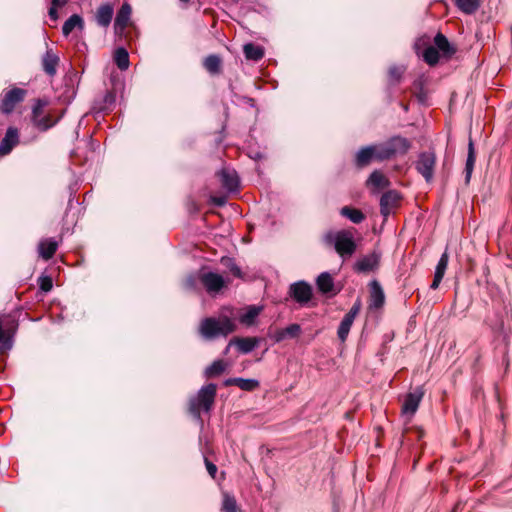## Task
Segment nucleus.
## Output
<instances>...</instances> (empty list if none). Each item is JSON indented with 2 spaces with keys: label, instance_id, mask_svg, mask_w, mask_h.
Returning a JSON list of instances; mask_svg holds the SVG:
<instances>
[{
  "label": "nucleus",
  "instance_id": "47",
  "mask_svg": "<svg viewBox=\"0 0 512 512\" xmlns=\"http://www.w3.org/2000/svg\"><path fill=\"white\" fill-rule=\"evenodd\" d=\"M197 284V277L194 275H190L187 277L185 281V287L187 289H195Z\"/></svg>",
  "mask_w": 512,
  "mask_h": 512
},
{
  "label": "nucleus",
  "instance_id": "27",
  "mask_svg": "<svg viewBox=\"0 0 512 512\" xmlns=\"http://www.w3.org/2000/svg\"><path fill=\"white\" fill-rule=\"evenodd\" d=\"M64 110L57 116L55 119L53 118L52 113L44 114L43 117L37 118V120L33 123L39 130L46 131L53 127L64 115Z\"/></svg>",
  "mask_w": 512,
  "mask_h": 512
},
{
  "label": "nucleus",
  "instance_id": "43",
  "mask_svg": "<svg viewBox=\"0 0 512 512\" xmlns=\"http://www.w3.org/2000/svg\"><path fill=\"white\" fill-rule=\"evenodd\" d=\"M47 105V101L38 100L36 104L33 106L32 110V121L33 123L37 120V118L44 116V108Z\"/></svg>",
  "mask_w": 512,
  "mask_h": 512
},
{
  "label": "nucleus",
  "instance_id": "51",
  "mask_svg": "<svg viewBox=\"0 0 512 512\" xmlns=\"http://www.w3.org/2000/svg\"><path fill=\"white\" fill-rule=\"evenodd\" d=\"M249 156H250V158L255 159V160L262 158V154L260 152H256L254 154H250Z\"/></svg>",
  "mask_w": 512,
  "mask_h": 512
},
{
  "label": "nucleus",
  "instance_id": "39",
  "mask_svg": "<svg viewBox=\"0 0 512 512\" xmlns=\"http://www.w3.org/2000/svg\"><path fill=\"white\" fill-rule=\"evenodd\" d=\"M422 57L427 64L433 66L439 61V52L434 46H428L424 49Z\"/></svg>",
  "mask_w": 512,
  "mask_h": 512
},
{
  "label": "nucleus",
  "instance_id": "41",
  "mask_svg": "<svg viewBox=\"0 0 512 512\" xmlns=\"http://www.w3.org/2000/svg\"><path fill=\"white\" fill-rule=\"evenodd\" d=\"M238 506L234 496L224 493L222 501V512H237Z\"/></svg>",
  "mask_w": 512,
  "mask_h": 512
},
{
  "label": "nucleus",
  "instance_id": "23",
  "mask_svg": "<svg viewBox=\"0 0 512 512\" xmlns=\"http://www.w3.org/2000/svg\"><path fill=\"white\" fill-rule=\"evenodd\" d=\"M402 200L403 197L398 191L386 189V216L398 209Z\"/></svg>",
  "mask_w": 512,
  "mask_h": 512
},
{
  "label": "nucleus",
  "instance_id": "46",
  "mask_svg": "<svg viewBox=\"0 0 512 512\" xmlns=\"http://www.w3.org/2000/svg\"><path fill=\"white\" fill-rule=\"evenodd\" d=\"M205 465H206V468H207V471H208L209 475L212 478H215V475L217 473V466L215 464H213L212 462H210L206 458H205Z\"/></svg>",
  "mask_w": 512,
  "mask_h": 512
},
{
  "label": "nucleus",
  "instance_id": "3",
  "mask_svg": "<svg viewBox=\"0 0 512 512\" xmlns=\"http://www.w3.org/2000/svg\"><path fill=\"white\" fill-rule=\"evenodd\" d=\"M217 392V386L209 383L203 386L196 395L189 399V411L197 419L200 420L201 411L209 412L214 404Z\"/></svg>",
  "mask_w": 512,
  "mask_h": 512
},
{
  "label": "nucleus",
  "instance_id": "30",
  "mask_svg": "<svg viewBox=\"0 0 512 512\" xmlns=\"http://www.w3.org/2000/svg\"><path fill=\"white\" fill-rule=\"evenodd\" d=\"M475 161H476V156H475L474 144H473L472 139H469L468 156H467L466 165H465L466 183H469V181H470V178H471V175H472V172L474 169Z\"/></svg>",
  "mask_w": 512,
  "mask_h": 512
},
{
  "label": "nucleus",
  "instance_id": "5",
  "mask_svg": "<svg viewBox=\"0 0 512 512\" xmlns=\"http://www.w3.org/2000/svg\"><path fill=\"white\" fill-rule=\"evenodd\" d=\"M384 159V148L380 144L361 147L354 154L353 163L357 169H364L374 161Z\"/></svg>",
  "mask_w": 512,
  "mask_h": 512
},
{
  "label": "nucleus",
  "instance_id": "38",
  "mask_svg": "<svg viewBox=\"0 0 512 512\" xmlns=\"http://www.w3.org/2000/svg\"><path fill=\"white\" fill-rule=\"evenodd\" d=\"M116 101V95L112 91H107L105 95L103 96L101 103H96L95 108L99 111H106L111 109V107L115 104Z\"/></svg>",
  "mask_w": 512,
  "mask_h": 512
},
{
  "label": "nucleus",
  "instance_id": "37",
  "mask_svg": "<svg viewBox=\"0 0 512 512\" xmlns=\"http://www.w3.org/2000/svg\"><path fill=\"white\" fill-rule=\"evenodd\" d=\"M479 0H456V6L466 14H472L479 8Z\"/></svg>",
  "mask_w": 512,
  "mask_h": 512
},
{
  "label": "nucleus",
  "instance_id": "10",
  "mask_svg": "<svg viewBox=\"0 0 512 512\" xmlns=\"http://www.w3.org/2000/svg\"><path fill=\"white\" fill-rule=\"evenodd\" d=\"M289 294L297 303L305 305L311 300L312 288L308 283L298 281L290 285Z\"/></svg>",
  "mask_w": 512,
  "mask_h": 512
},
{
  "label": "nucleus",
  "instance_id": "44",
  "mask_svg": "<svg viewBox=\"0 0 512 512\" xmlns=\"http://www.w3.org/2000/svg\"><path fill=\"white\" fill-rule=\"evenodd\" d=\"M39 285H40V288H41L42 291L49 292L52 289V287H53V283H52L51 277H49V276H41L39 278Z\"/></svg>",
  "mask_w": 512,
  "mask_h": 512
},
{
  "label": "nucleus",
  "instance_id": "21",
  "mask_svg": "<svg viewBox=\"0 0 512 512\" xmlns=\"http://www.w3.org/2000/svg\"><path fill=\"white\" fill-rule=\"evenodd\" d=\"M113 7L110 4H102L98 7L96 14H95V20L97 24L101 27H108L112 21L113 18Z\"/></svg>",
  "mask_w": 512,
  "mask_h": 512
},
{
  "label": "nucleus",
  "instance_id": "17",
  "mask_svg": "<svg viewBox=\"0 0 512 512\" xmlns=\"http://www.w3.org/2000/svg\"><path fill=\"white\" fill-rule=\"evenodd\" d=\"M258 337H236L229 342V345H236L239 352L248 354L260 344Z\"/></svg>",
  "mask_w": 512,
  "mask_h": 512
},
{
  "label": "nucleus",
  "instance_id": "13",
  "mask_svg": "<svg viewBox=\"0 0 512 512\" xmlns=\"http://www.w3.org/2000/svg\"><path fill=\"white\" fill-rule=\"evenodd\" d=\"M132 14V7L129 3L125 2L122 4L120 9L117 12L115 22H114V30L117 35H122L128 26Z\"/></svg>",
  "mask_w": 512,
  "mask_h": 512
},
{
  "label": "nucleus",
  "instance_id": "9",
  "mask_svg": "<svg viewBox=\"0 0 512 512\" xmlns=\"http://www.w3.org/2000/svg\"><path fill=\"white\" fill-rule=\"evenodd\" d=\"M198 279L210 294L219 292L226 284L225 279L215 272H200Z\"/></svg>",
  "mask_w": 512,
  "mask_h": 512
},
{
  "label": "nucleus",
  "instance_id": "18",
  "mask_svg": "<svg viewBox=\"0 0 512 512\" xmlns=\"http://www.w3.org/2000/svg\"><path fill=\"white\" fill-rule=\"evenodd\" d=\"M301 333V326L299 324H291L284 329H278L274 333L270 334V337L276 342H282L286 339L297 338Z\"/></svg>",
  "mask_w": 512,
  "mask_h": 512
},
{
  "label": "nucleus",
  "instance_id": "16",
  "mask_svg": "<svg viewBox=\"0 0 512 512\" xmlns=\"http://www.w3.org/2000/svg\"><path fill=\"white\" fill-rule=\"evenodd\" d=\"M18 142V130L14 127H9L6 131L4 138L1 140L0 143V155L9 154L12 151V149L18 144Z\"/></svg>",
  "mask_w": 512,
  "mask_h": 512
},
{
  "label": "nucleus",
  "instance_id": "29",
  "mask_svg": "<svg viewBox=\"0 0 512 512\" xmlns=\"http://www.w3.org/2000/svg\"><path fill=\"white\" fill-rule=\"evenodd\" d=\"M243 52L248 60L259 61L264 56V48L260 45H255L253 43H247L243 47Z\"/></svg>",
  "mask_w": 512,
  "mask_h": 512
},
{
  "label": "nucleus",
  "instance_id": "36",
  "mask_svg": "<svg viewBox=\"0 0 512 512\" xmlns=\"http://www.w3.org/2000/svg\"><path fill=\"white\" fill-rule=\"evenodd\" d=\"M205 69L211 74H217L220 71L221 59L217 55H209L203 63Z\"/></svg>",
  "mask_w": 512,
  "mask_h": 512
},
{
  "label": "nucleus",
  "instance_id": "49",
  "mask_svg": "<svg viewBox=\"0 0 512 512\" xmlns=\"http://www.w3.org/2000/svg\"><path fill=\"white\" fill-rule=\"evenodd\" d=\"M212 200L217 206H223L226 203V199L224 197H215Z\"/></svg>",
  "mask_w": 512,
  "mask_h": 512
},
{
  "label": "nucleus",
  "instance_id": "12",
  "mask_svg": "<svg viewBox=\"0 0 512 512\" xmlns=\"http://www.w3.org/2000/svg\"><path fill=\"white\" fill-rule=\"evenodd\" d=\"M381 260L380 253H371L357 260L354 270L358 273H368L378 268Z\"/></svg>",
  "mask_w": 512,
  "mask_h": 512
},
{
  "label": "nucleus",
  "instance_id": "32",
  "mask_svg": "<svg viewBox=\"0 0 512 512\" xmlns=\"http://www.w3.org/2000/svg\"><path fill=\"white\" fill-rule=\"evenodd\" d=\"M262 311V307L261 306H249L246 310L245 313H243L239 320L242 324L246 325V326H251L254 324L255 322V319L258 317V315L260 314V312Z\"/></svg>",
  "mask_w": 512,
  "mask_h": 512
},
{
  "label": "nucleus",
  "instance_id": "20",
  "mask_svg": "<svg viewBox=\"0 0 512 512\" xmlns=\"http://www.w3.org/2000/svg\"><path fill=\"white\" fill-rule=\"evenodd\" d=\"M59 57L52 49H47L42 57V68L49 76H54L57 72Z\"/></svg>",
  "mask_w": 512,
  "mask_h": 512
},
{
  "label": "nucleus",
  "instance_id": "22",
  "mask_svg": "<svg viewBox=\"0 0 512 512\" xmlns=\"http://www.w3.org/2000/svg\"><path fill=\"white\" fill-rule=\"evenodd\" d=\"M85 23L83 18L78 14L71 15L62 26V33L64 36H68L74 29L82 31Z\"/></svg>",
  "mask_w": 512,
  "mask_h": 512
},
{
  "label": "nucleus",
  "instance_id": "28",
  "mask_svg": "<svg viewBox=\"0 0 512 512\" xmlns=\"http://www.w3.org/2000/svg\"><path fill=\"white\" fill-rule=\"evenodd\" d=\"M317 287L320 292L328 294L334 290V281L328 272L321 273L316 280Z\"/></svg>",
  "mask_w": 512,
  "mask_h": 512
},
{
  "label": "nucleus",
  "instance_id": "8",
  "mask_svg": "<svg viewBox=\"0 0 512 512\" xmlns=\"http://www.w3.org/2000/svg\"><path fill=\"white\" fill-rule=\"evenodd\" d=\"M384 304V292L381 284L377 280L369 283V300L367 312L369 316L376 314Z\"/></svg>",
  "mask_w": 512,
  "mask_h": 512
},
{
  "label": "nucleus",
  "instance_id": "2",
  "mask_svg": "<svg viewBox=\"0 0 512 512\" xmlns=\"http://www.w3.org/2000/svg\"><path fill=\"white\" fill-rule=\"evenodd\" d=\"M354 232V229L331 230L324 234L323 240L326 244L333 245L341 257L351 256L357 248Z\"/></svg>",
  "mask_w": 512,
  "mask_h": 512
},
{
  "label": "nucleus",
  "instance_id": "14",
  "mask_svg": "<svg viewBox=\"0 0 512 512\" xmlns=\"http://www.w3.org/2000/svg\"><path fill=\"white\" fill-rule=\"evenodd\" d=\"M423 395L424 393L421 388H417L413 392L409 393L404 399L402 413L409 416L414 415L419 407Z\"/></svg>",
  "mask_w": 512,
  "mask_h": 512
},
{
  "label": "nucleus",
  "instance_id": "34",
  "mask_svg": "<svg viewBox=\"0 0 512 512\" xmlns=\"http://www.w3.org/2000/svg\"><path fill=\"white\" fill-rule=\"evenodd\" d=\"M354 320L355 319L345 315L342 321L340 322V325L337 330V336L341 342L346 341Z\"/></svg>",
  "mask_w": 512,
  "mask_h": 512
},
{
  "label": "nucleus",
  "instance_id": "42",
  "mask_svg": "<svg viewBox=\"0 0 512 512\" xmlns=\"http://www.w3.org/2000/svg\"><path fill=\"white\" fill-rule=\"evenodd\" d=\"M221 263L224 266H226L235 277H238V278L242 277L241 269L236 265V263L233 261V259L223 257L221 259Z\"/></svg>",
  "mask_w": 512,
  "mask_h": 512
},
{
  "label": "nucleus",
  "instance_id": "35",
  "mask_svg": "<svg viewBox=\"0 0 512 512\" xmlns=\"http://www.w3.org/2000/svg\"><path fill=\"white\" fill-rule=\"evenodd\" d=\"M413 94L421 104H426L428 100V92L424 87V81L418 79L413 84Z\"/></svg>",
  "mask_w": 512,
  "mask_h": 512
},
{
  "label": "nucleus",
  "instance_id": "25",
  "mask_svg": "<svg viewBox=\"0 0 512 512\" xmlns=\"http://www.w3.org/2000/svg\"><path fill=\"white\" fill-rule=\"evenodd\" d=\"M57 247L58 243L53 239L42 240L38 245L39 254L43 259L48 260L53 257Z\"/></svg>",
  "mask_w": 512,
  "mask_h": 512
},
{
  "label": "nucleus",
  "instance_id": "33",
  "mask_svg": "<svg viewBox=\"0 0 512 512\" xmlns=\"http://www.w3.org/2000/svg\"><path fill=\"white\" fill-rule=\"evenodd\" d=\"M340 214L355 224L361 223L364 220V214L360 210L349 206L342 207Z\"/></svg>",
  "mask_w": 512,
  "mask_h": 512
},
{
  "label": "nucleus",
  "instance_id": "45",
  "mask_svg": "<svg viewBox=\"0 0 512 512\" xmlns=\"http://www.w3.org/2000/svg\"><path fill=\"white\" fill-rule=\"evenodd\" d=\"M360 309H361V302H360V300H357L353 304V306L350 308L348 313H346L345 315L355 319L356 316L358 315V313L360 312Z\"/></svg>",
  "mask_w": 512,
  "mask_h": 512
},
{
  "label": "nucleus",
  "instance_id": "52",
  "mask_svg": "<svg viewBox=\"0 0 512 512\" xmlns=\"http://www.w3.org/2000/svg\"><path fill=\"white\" fill-rule=\"evenodd\" d=\"M390 75H391L392 77H396L395 69H390Z\"/></svg>",
  "mask_w": 512,
  "mask_h": 512
},
{
  "label": "nucleus",
  "instance_id": "6",
  "mask_svg": "<svg viewBox=\"0 0 512 512\" xmlns=\"http://www.w3.org/2000/svg\"><path fill=\"white\" fill-rule=\"evenodd\" d=\"M365 185L370 194L379 198L380 213L384 215V172L374 170L366 180Z\"/></svg>",
  "mask_w": 512,
  "mask_h": 512
},
{
  "label": "nucleus",
  "instance_id": "53",
  "mask_svg": "<svg viewBox=\"0 0 512 512\" xmlns=\"http://www.w3.org/2000/svg\"><path fill=\"white\" fill-rule=\"evenodd\" d=\"M231 345L228 344L226 350H225V353L229 352V348H230Z\"/></svg>",
  "mask_w": 512,
  "mask_h": 512
},
{
  "label": "nucleus",
  "instance_id": "40",
  "mask_svg": "<svg viewBox=\"0 0 512 512\" xmlns=\"http://www.w3.org/2000/svg\"><path fill=\"white\" fill-rule=\"evenodd\" d=\"M227 364L223 360H216L205 369V374L208 377L220 375L225 371Z\"/></svg>",
  "mask_w": 512,
  "mask_h": 512
},
{
  "label": "nucleus",
  "instance_id": "24",
  "mask_svg": "<svg viewBox=\"0 0 512 512\" xmlns=\"http://www.w3.org/2000/svg\"><path fill=\"white\" fill-rule=\"evenodd\" d=\"M224 385H235L244 391H252L258 387L259 382L255 379L229 378L224 381Z\"/></svg>",
  "mask_w": 512,
  "mask_h": 512
},
{
  "label": "nucleus",
  "instance_id": "50",
  "mask_svg": "<svg viewBox=\"0 0 512 512\" xmlns=\"http://www.w3.org/2000/svg\"><path fill=\"white\" fill-rule=\"evenodd\" d=\"M65 3H66L65 0H52V6L53 7L63 6Z\"/></svg>",
  "mask_w": 512,
  "mask_h": 512
},
{
  "label": "nucleus",
  "instance_id": "7",
  "mask_svg": "<svg viewBox=\"0 0 512 512\" xmlns=\"http://www.w3.org/2000/svg\"><path fill=\"white\" fill-rule=\"evenodd\" d=\"M436 165V156L432 151H426L419 154L415 163V168L427 182H430L434 176Z\"/></svg>",
  "mask_w": 512,
  "mask_h": 512
},
{
  "label": "nucleus",
  "instance_id": "15",
  "mask_svg": "<svg viewBox=\"0 0 512 512\" xmlns=\"http://www.w3.org/2000/svg\"><path fill=\"white\" fill-rule=\"evenodd\" d=\"M222 186L229 192L237 191L239 187V177L237 172L231 168H223L219 172Z\"/></svg>",
  "mask_w": 512,
  "mask_h": 512
},
{
  "label": "nucleus",
  "instance_id": "11",
  "mask_svg": "<svg viewBox=\"0 0 512 512\" xmlns=\"http://www.w3.org/2000/svg\"><path fill=\"white\" fill-rule=\"evenodd\" d=\"M26 91L21 88H13L7 91L1 102V110L8 114L13 111L16 104L24 100Z\"/></svg>",
  "mask_w": 512,
  "mask_h": 512
},
{
  "label": "nucleus",
  "instance_id": "4",
  "mask_svg": "<svg viewBox=\"0 0 512 512\" xmlns=\"http://www.w3.org/2000/svg\"><path fill=\"white\" fill-rule=\"evenodd\" d=\"M411 148V142L405 137L393 136L386 141V162L396 160L398 163L394 166L399 170L405 164L404 158Z\"/></svg>",
  "mask_w": 512,
  "mask_h": 512
},
{
  "label": "nucleus",
  "instance_id": "26",
  "mask_svg": "<svg viewBox=\"0 0 512 512\" xmlns=\"http://www.w3.org/2000/svg\"><path fill=\"white\" fill-rule=\"evenodd\" d=\"M435 48L438 52L441 51L444 56L450 57L455 53V49L451 46L448 39L442 33H437L434 38Z\"/></svg>",
  "mask_w": 512,
  "mask_h": 512
},
{
  "label": "nucleus",
  "instance_id": "19",
  "mask_svg": "<svg viewBox=\"0 0 512 512\" xmlns=\"http://www.w3.org/2000/svg\"><path fill=\"white\" fill-rule=\"evenodd\" d=\"M448 262H449V255H448V252L446 249L444 251V253L441 255V257L437 263V266L435 268L434 278H433V281L430 286L431 289L435 290L439 287V285L445 275V272L447 270Z\"/></svg>",
  "mask_w": 512,
  "mask_h": 512
},
{
  "label": "nucleus",
  "instance_id": "48",
  "mask_svg": "<svg viewBox=\"0 0 512 512\" xmlns=\"http://www.w3.org/2000/svg\"><path fill=\"white\" fill-rule=\"evenodd\" d=\"M48 14H49V17L53 20H57L58 19V12H57V7H53L51 6L49 8V11H48Z\"/></svg>",
  "mask_w": 512,
  "mask_h": 512
},
{
  "label": "nucleus",
  "instance_id": "54",
  "mask_svg": "<svg viewBox=\"0 0 512 512\" xmlns=\"http://www.w3.org/2000/svg\"><path fill=\"white\" fill-rule=\"evenodd\" d=\"M180 1H181V2H185V3H186V2H188L189 0H180Z\"/></svg>",
  "mask_w": 512,
  "mask_h": 512
},
{
  "label": "nucleus",
  "instance_id": "31",
  "mask_svg": "<svg viewBox=\"0 0 512 512\" xmlns=\"http://www.w3.org/2000/svg\"><path fill=\"white\" fill-rule=\"evenodd\" d=\"M114 61L120 70H127L130 65L128 51L124 47L117 48L114 53Z\"/></svg>",
  "mask_w": 512,
  "mask_h": 512
},
{
  "label": "nucleus",
  "instance_id": "1",
  "mask_svg": "<svg viewBox=\"0 0 512 512\" xmlns=\"http://www.w3.org/2000/svg\"><path fill=\"white\" fill-rule=\"evenodd\" d=\"M236 325L232 319L226 315L219 317H208L201 321L199 333L206 340H212L218 337H225L234 332Z\"/></svg>",
  "mask_w": 512,
  "mask_h": 512
}]
</instances>
